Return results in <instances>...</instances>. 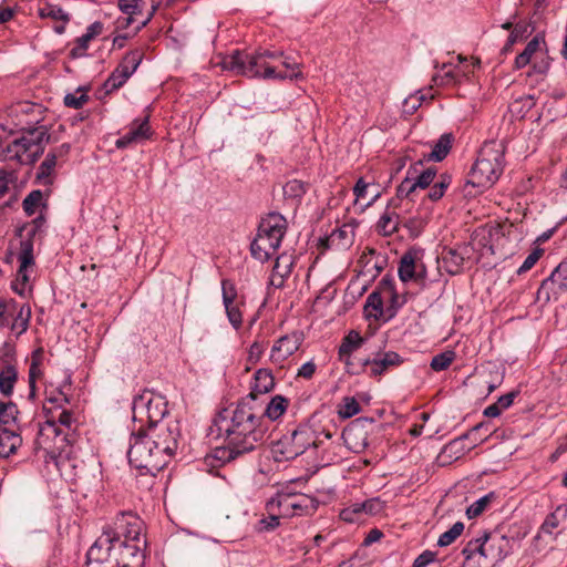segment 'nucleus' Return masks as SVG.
Returning a JSON list of instances; mask_svg holds the SVG:
<instances>
[{"label": "nucleus", "instance_id": "f257e3e1", "mask_svg": "<svg viewBox=\"0 0 567 567\" xmlns=\"http://www.w3.org/2000/svg\"><path fill=\"white\" fill-rule=\"evenodd\" d=\"M219 416L218 429L224 432L226 444L216 447L212 456L220 464L254 451L262 442V415L250 404V399H241L234 409H225Z\"/></svg>", "mask_w": 567, "mask_h": 567}, {"label": "nucleus", "instance_id": "f03ea898", "mask_svg": "<svg viewBox=\"0 0 567 567\" xmlns=\"http://www.w3.org/2000/svg\"><path fill=\"white\" fill-rule=\"evenodd\" d=\"M179 437V423L158 424L133 433L127 451L130 464L155 476L176 452Z\"/></svg>", "mask_w": 567, "mask_h": 567}, {"label": "nucleus", "instance_id": "7ed1b4c3", "mask_svg": "<svg viewBox=\"0 0 567 567\" xmlns=\"http://www.w3.org/2000/svg\"><path fill=\"white\" fill-rule=\"evenodd\" d=\"M144 523L133 512H121L102 528V534L90 547L86 554L87 559H99L100 550H111L115 543L131 542L136 538H144Z\"/></svg>", "mask_w": 567, "mask_h": 567}, {"label": "nucleus", "instance_id": "20e7f679", "mask_svg": "<svg viewBox=\"0 0 567 567\" xmlns=\"http://www.w3.org/2000/svg\"><path fill=\"white\" fill-rule=\"evenodd\" d=\"M504 155L505 144H483L470 171L466 185L476 187L480 193L491 188L503 174Z\"/></svg>", "mask_w": 567, "mask_h": 567}, {"label": "nucleus", "instance_id": "39448f33", "mask_svg": "<svg viewBox=\"0 0 567 567\" xmlns=\"http://www.w3.org/2000/svg\"><path fill=\"white\" fill-rule=\"evenodd\" d=\"M224 70L231 71L236 75H244L247 78H264V79H302V73H287L277 72L259 52L248 54L239 50L227 54L221 60Z\"/></svg>", "mask_w": 567, "mask_h": 567}, {"label": "nucleus", "instance_id": "423d86ee", "mask_svg": "<svg viewBox=\"0 0 567 567\" xmlns=\"http://www.w3.org/2000/svg\"><path fill=\"white\" fill-rule=\"evenodd\" d=\"M287 230L286 218L278 213H270L261 219L257 235L250 244L251 256L260 261H268L280 247Z\"/></svg>", "mask_w": 567, "mask_h": 567}, {"label": "nucleus", "instance_id": "0eeeda50", "mask_svg": "<svg viewBox=\"0 0 567 567\" xmlns=\"http://www.w3.org/2000/svg\"><path fill=\"white\" fill-rule=\"evenodd\" d=\"M146 539L115 543L111 550H100L99 559H87L85 567H143L145 561Z\"/></svg>", "mask_w": 567, "mask_h": 567}, {"label": "nucleus", "instance_id": "6e6552de", "mask_svg": "<svg viewBox=\"0 0 567 567\" xmlns=\"http://www.w3.org/2000/svg\"><path fill=\"white\" fill-rule=\"evenodd\" d=\"M310 446L317 447L315 433L307 426H299L290 435L278 440L271 449L276 462L295 460L303 454Z\"/></svg>", "mask_w": 567, "mask_h": 567}, {"label": "nucleus", "instance_id": "1a4fd4ad", "mask_svg": "<svg viewBox=\"0 0 567 567\" xmlns=\"http://www.w3.org/2000/svg\"><path fill=\"white\" fill-rule=\"evenodd\" d=\"M134 419L141 422L146 420L147 427H154L158 424L178 423L176 420H164L167 414V404L159 395H155L151 391H144L135 396L132 403Z\"/></svg>", "mask_w": 567, "mask_h": 567}, {"label": "nucleus", "instance_id": "9d476101", "mask_svg": "<svg viewBox=\"0 0 567 567\" xmlns=\"http://www.w3.org/2000/svg\"><path fill=\"white\" fill-rule=\"evenodd\" d=\"M318 504L316 498L306 494L277 493L267 502V508L270 512L277 508L280 515L301 516L313 514Z\"/></svg>", "mask_w": 567, "mask_h": 567}, {"label": "nucleus", "instance_id": "9b49d317", "mask_svg": "<svg viewBox=\"0 0 567 567\" xmlns=\"http://www.w3.org/2000/svg\"><path fill=\"white\" fill-rule=\"evenodd\" d=\"M31 307L19 305L14 299L0 300V329L10 328L18 336L24 333L30 323Z\"/></svg>", "mask_w": 567, "mask_h": 567}, {"label": "nucleus", "instance_id": "f8f14e48", "mask_svg": "<svg viewBox=\"0 0 567 567\" xmlns=\"http://www.w3.org/2000/svg\"><path fill=\"white\" fill-rule=\"evenodd\" d=\"M144 53L141 49H134L127 52L120 64L113 70L103 84L106 94L122 87L126 81L137 70L143 61Z\"/></svg>", "mask_w": 567, "mask_h": 567}, {"label": "nucleus", "instance_id": "ddd939ff", "mask_svg": "<svg viewBox=\"0 0 567 567\" xmlns=\"http://www.w3.org/2000/svg\"><path fill=\"white\" fill-rule=\"evenodd\" d=\"M477 542L474 550H482L491 561L496 565L502 561L513 549L515 540L499 532L484 533L483 536L474 539Z\"/></svg>", "mask_w": 567, "mask_h": 567}, {"label": "nucleus", "instance_id": "4468645a", "mask_svg": "<svg viewBox=\"0 0 567 567\" xmlns=\"http://www.w3.org/2000/svg\"><path fill=\"white\" fill-rule=\"evenodd\" d=\"M565 268L561 262L551 271L549 277L544 279L536 292V301L547 305L551 299L557 300L564 292H567V280Z\"/></svg>", "mask_w": 567, "mask_h": 567}, {"label": "nucleus", "instance_id": "2eb2a0df", "mask_svg": "<svg viewBox=\"0 0 567 567\" xmlns=\"http://www.w3.org/2000/svg\"><path fill=\"white\" fill-rule=\"evenodd\" d=\"M18 259L20 266L17 271V278L11 284V288L16 293L23 296L27 284L30 280L29 268L34 266L33 240H21Z\"/></svg>", "mask_w": 567, "mask_h": 567}, {"label": "nucleus", "instance_id": "dca6fc26", "mask_svg": "<svg viewBox=\"0 0 567 567\" xmlns=\"http://www.w3.org/2000/svg\"><path fill=\"white\" fill-rule=\"evenodd\" d=\"M369 425L367 421L355 420L343 430L344 444L353 453H362L369 446Z\"/></svg>", "mask_w": 567, "mask_h": 567}, {"label": "nucleus", "instance_id": "f3484780", "mask_svg": "<svg viewBox=\"0 0 567 567\" xmlns=\"http://www.w3.org/2000/svg\"><path fill=\"white\" fill-rule=\"evenodd\" d=\"M402 358L394 351L377 353L374 358L361 360L362 372L368 373L372 378H377L388 372L391 368L399 367Z\"/></svg>", "mask_w": 567, "mask_h": 567}, {"label": "nucleus", "instance_id": "a211bd4d", "mask_svg": "<svg viewBox=\"0 0 567 567\" xmlns=\"http://www.w3.org/2000/svg\"><path fill=\"white\" fill-rule=\"evenodd\" d=\"M221 297L228 321L238 330L243 324V313L237 301L238 293L235 282L229 279L221 280Z\"/></svg>", "mask_w": 567, "mask_h": 567}, {"label": "nucleus", "instance_id": "6ab92c4d", "mask_svg": "<svg viewBox=\"0 0 567 567\" xmlns=\"http://www.w3.org/2000/svg\"><path fill=\"white\" fill-rule=\"evenodd\" d=\"M303 341L301 332H292L280 337L270 350L269 359L275 364L284 363L300 348Z\"/></svg>", "mask_w": 567, "mask_h": 567}, {"label": "nucleus", "instance_id": "aec40b11", "mask_svg": "<svg viewBox=\"0 0 567 567\" xmlns=\"http://www.w3.org/2000/svg\"><path fill=\"white\" fill-rule=\"evenodd\" d=\"M275 388V378L271 370L261 368L254 374L250 392L244 399H250V404L257 406L258 395L266 394Z\"/></svg>", "mask_w": 567, "mask_h": 567}, {"label": "nucleus", "instance_id": "412c9836", "mask_svg": "<svg viewBox=\"0 0 567 567\" xmlns=\"http://www.w3.org/2000/svg\"><path fill=\"white\" fill-rule=\"evenodd\" d=\"M153 131L150 126V116L145 115L143 118L134 120L128 126L127 132L122 138L116 142H136L138 140L152 138Z\"/></svg>", "mask_w": 567, "mask_h": 567}, {"label": "nucleus", "instance_id": "4be33fe9", "mask_svg": "<svg viewBox=\"0 0 567 567\" xmlns=\"http://www.w3.org/2000/svg\"><path fill=\"white\" fill-rule=\"evenodd\" d=\"M419 250L409 249L401 257L398 274L399 278L402 282L413 281L416 275V269L419 266L417 258Z\"/></svg>", "mask_w": 567, "mask_h": 567}, {"label": "nucleus", "instance_id": "5701e85b", "mask_svg": "<svg viewBox=\"0 0 567 567\" xmlns=\"http://www.w3.org/2000/svg\"><path fill=\"white\" fill-rule=\"evenodd\" d=\"M475 545H477V542L472 539L462 549L463 567H494V563L482 550H474Z\"/></svg>", "mask_w": 567, "mask_h": 567}, {"label": "nucleus", "instance_id": "b1692460", "mask_svg": "<svg viewBox=\"0 0 567 567\" xmlns=\"http://www.w3.org/2000/svg\"><path fill=\"white\" fill-rule=\"evenodd\" d=\"M465 440L466 437H464V434L452 440L443 447L441 456H447L451 460H458L467 452H470L473 447H475L477 443L484 442L486 440V436L484 439H475L474 443L470 446L465 445Z\"/></svg>", "mask_w": 567, "mask_h": 567}, {"label": "nucleus", "instance_id": "393cba45", "mask_svg": "<svg viewBox=\"0 0 567 567\" xmlns=\"http://www.w3.org/2000/svg\"><path fill=\"white\" fill-rule=\"evenodd\" d=\"M144 4L145 0H118V9L127 17L117 20V28H128L133 23L134 17L142 14Z\"/></svg>", "mask_w": 567, "mask_h": 567}, {"label": "nucleus", "instance_id": "a878e982", "mask_svg": "<svg viewBox=\"0 0 567 567\" xmlns=\"http://www.w3.org/2000/svg\"><path fill=\"white\" fill-rule=\"evenodd\" d=\"M384 296L380 291H372L365 301L364 312L367 318L386 322L385 308L383 307Z\"/></svg>", "mask_w": 567, "mask_h": 567}, {"label": "nucleus", "instance_id": "bb28decb", "mask_svg": "<svg viewBox=\"0 0 567 567\" xmlns=\"http://www.w3.org/2000/svg\"><path fill=\"white\" fill-rule=\"evenodd\" d=\"M288 404V399L278 394L268 402L264 411L257 404V411L259 415H262V419L266 416L271 421H277L287 411Z\"/></svg>", "mask_w": 567, "mask_h": 567}, {"label": "nucleus", "instance_id": "cd10ccee", "mask_svg": "<svg viewBox=\"0 0 567 567\" xmlns=\"http://www.w3.org/2000/svg\"><path fill=\"white\" fill-rule=\"evenodd\" d=\"M441 260L444 269L450 275H456L463 269L464 255L456 248H444Z\"/></svg>", "mask_w": 567, "mask_h": 567}, {"label": "nucleus", "instance_id": "c85d7f7f", "mask_svg": "<svg viewBox=\"0 0 567 567\" xmlns=\"http://www.w3.org/2000/svg\"><path fill=\"white\" fill-rule=\"evenodd\" d=\"M22 444V437L14 431L4 429L0 433V457L7 458L16 454Z\"/></svg>", "mask_w": 567, "mask_h": 567}, {"label": "nucleus", "instance_id": "c756f323", "mask_svg": "<svg viewBox=\"0 0 567 567\" xmlns=\"http://www.w3.org/2000/svg\"><path fill=\"white\" fill-rule=\"evenodd\" d=\"M364 340L365 339L362 338L358 331L351 330L347 336L343 337L338 349V357L344 359L348 358V354H352L354 351L362 347Z\"/></svg>", "mask_w": 567, "mask_h": 567}, {"label": "nucleus", "instance_id": "7c9ffc66", "mask_svg": "<svg viewBox=\"0 0 567 567\" xmlns=\"http://www.w3.org/2000/svg\"><path fill=\"white\" fill-rule=\"evenodd\" d=\"M542 42L545 43L544 35L537 34L526 44L524 51L515 59L514 65L517 70L530 63L532 56L538 51Z\"/></svg>", "mask_w": 567, "mask_h": 567}, {"label": "nucleus", "instance_id": "2f4dec72", "mask_svg": "<svg viewBox=\"0 0 567 567\" xmlns=\"http://www.w3.org/2000/svg\"><path fill=\"white\" fill-rule=\"evenodd\" d=\"M0 144V162L14 159L18 163H24L22 156L30 151L33 144Z\"/></svg>", "mask_w": 567, "mask_h": 567}, {"label": "nucleus", "instance_id": "473e14b6", "mask_svg": "<svg viewBox=\"0 0 567 567\" xmlns=\"http://www.w3.org/2000/svg\"><path fill=\"white\" fill-rule=\"evenodd\" d=\"M17 380L18 372L16 367L11 364L6 365L0 372V393L4 396H11Z\"/></svg>", "mask_w": 567, "mask_h": 567}, {"label": "nucleus", "instance_id": "72a5a7b5", "mask_svg": "<svg viewBox=\"0 0 567 567\" xmlns=\"http://www.w3.org/2000/svg\"><path fill=\"white\" fill-rule=\"evenodd\" d=\"M38 14L41 19H52L69 23L70 14L66 13L61 7L47 2L44 7L39 8Z\"/></svg>", "mask_w": 567, "mask_h": 567}, {"label": "nucleus", "instance_id": "f704fd0d", "mask_svg": "<svg viewBox=\"0 0 567 567\" xmlns=\"http://www.w3.org/2000/svg\"><path fill=\"white\" fill-rule=\"evenodd\" d=\"M308 190V185L299 179L288 181L284 187V196L287 199L300 200Z\"/></svg>", "mask_w": 567, "mask_h": 567}, {"label": "nucleus", "instance_id": "c9c22d12", "mask_svg": "<svg viewBox=\"0 0 567 567\" xmlns=\"http://www.w3.org/2000/svg\"><path fill=\"white\" fill-rule=\"evenodd\" d=\"M43 193L40 189L30 192L22 202V208L27 216H32L37 208L42 205L47 207V203H43Z\"/></svg>", "mask_w": 567, "mask_h": 567}, {"label": "nucleus", "instance_id": "e433bc0d", "mask_svg": "<svg viewBox=\"0 0 567 567\" xmlns=\"http://www.w3.org/2000/svg\"><path fill=\"white\" fill-rule=\"evenodd\" d=\"M528 28H529V25L526 24V23H522V22L516 23L513 27L512 32L508 35V39H507L505 45L502 49V53L506 54V53L511 52L512 51V47L517 41H520V40L525 39L528 35V33H529Z\"/></svg>", "mask_w": 567, "mask_h": 567}, {"label": "nucleus", "instance_id": "4c0bfd02", "mask_svg": "<svg viewBox=\"0 0 567 567\" xmlns=\"http://www.w3.org/2000/svg\"><path fill=\"white\" fill-rule=\"evenodd\" d=\"M399 215L396 213L385 212L378 221V229L385 236L398 231Z\"/></svg>", "mask_w": 567, "mask_h": 567}, {"label": "nucleus", "instance_id": "58836bf2", "mask_svg": "<svg viewBox=\"0 0 567 567\" xmlns=\"http://www.w3.org/2000/svg\"><path fill=\"white\" fill-rule=\"evenodd\" d=\"M18 413L14 403L0 401V427L16 423Z\"/></svg>", "mask_w": 567, "mask_h": 567}, {"label": "nucleus", "instance_id": "ea45409f", "mask_svg": "<svg viewBox=\"0 0 567 567\" xmlns=\"http://www.w3.org/2000/svg\"><path fill=\"white\" fill-rule=\"evenodd\" d=\"M385 299L389 300V305L385 307V316H386V321L393 319L399 309L401 307H403V305L406 302V299L402 296H400L396 290L388 293V296H385Z\"/></svg>", "mask_w": 567, "mask_h": 567}, {"label": "nucleus", "instance_id": "a19ab883", "mask_svg": "<svg viewBox=\"0 0 567 567\" xmlns=\"http://www.w3.org/2000/svg\"><path fill=\"white\" fill-rule=\"evenodd\" d=\"M87 101L89 95L83 86L78 87L75 93H68L64 96V105L75 110L81 109Z\"/></svg>", "mask_w": 567, "mask_h": 567}, {"label": "nucleus", "instance_id": "79ce46f5", "mask_svg": "<svg viewBox=\"0 0 567 567\" xmlns=\"http://www.w3.org/2000/svg\"><path fill=\"white\" fill-rule=\"evenodd\" d=\"M464 524L462 522H456L452 525V527L444 532L437 539V545L440 547H445L454 543L463 533Z\"/></svg>", "mask_w": 567, "mask_h": 567}, {"label": "nucleus", "instance_id": "37998d69", "mask_svg": "<svg viewBox=\"0 0 567 567\" xmlns=\"http://www.w3.org/2000/svg\"><path fill=\"white\" fill-rule=\"evenodd\" d=\"M451 182L452 177L449 174H441L439 181L431 187L429 198L433 202L441 199Z\"/></svg>", "mask_w": 567, "mask_h": 567}, {"label": "nucleus", "instance_id": "c03bdc74", "mask_svg": "<svg viewBox=\"0 0 567 567\" xmlns=\"http://www.w3.org/2000/svg\"><path fill=\"white\" fill-rule=\"evenodd\" d=\"M454 359L455 353L453 351H444L432 358L430 367L436 372L444 371L452 364Z\"/></svg>", "mask_w": 567, "mask_h": 567}, {"label": "nucleus", "instance_id": "a18cd8bd", "mask_svg": "<svg viewBox=\"0 0 567 567\" xmlns=\"http://www.w3.org/2000/svg\"><path fill=\"white\" fill-rule=\"evenodd\" d=\"M425 99V95L421 91L411 94L410 96L404 99L402 103L403 113L406 115H412L417 111V109L422 105Z\"/></svg>", "mask_w": 567, "mask_h": 567}, {"label": "nucleus", "instance_id": "49530a36", "mask_svg": "<svg viewBox=\"0 0 567 567\" xmlns=\"http://www.w3.org/2000/svg\"><path fill=\"white\" fill-rule=\"evenodd\" d=\"M293 261L290 255L282 254L276 258L274 270L279 277L288 278L291 274Z\"/></svg>", "mask_w": 567, "mask_h": 567}, {"label": "nucleus", "instance_id": "de8ad7c7", "mask_svg": "<svg viewBox=\"0 0 567 567\" xmlns=\"http://www.w3.org/2000/svg\"><path fill=\"white\" fill-rule=\"evenodd\" d=\"M566 511L567 509L564 508L563 506H558L555 512L548 514L544 523L542 524V532L545 534H551L554 529H556L559 526L560 520L558 516L560 514L565 515Z\"/></svg>", "mask_w": 567, "mask_h": 567}, {"label": "nucleus", "instance_id": "09e8293b", "mask_svg": "<svg viewBox=\"0 0 567 567\" xmlns=\"http://www.w3.org/2000/svg\"><path fill=\"white\" fill-rule=\"evenodd\" d=\"M360 412V404L353 396H346L339 410L343 419H350Z\"/></svg>", "mask_w": 567, "mask_h": 567}, {"label": "nucleus", "instance_id": "8fccbe9b", "mask_svg": "<svg viewBox=\"0 0 567 567\" xmlns=\"http://www.w3.org/2000/svg\"><path fill=\"white\" fill-rule=\"evenodd\" d=\"M452 150V144H434V148L423 156L426 162H441L443 161Z\"/></svg>", "mask_w": 567, "mask_h": 567}, {"label": "nucleus", "instance_id": "3c124183", "mask_svg": "<svg viewBox=\"0 0 567 567\" xmlns=\"http://www.w3.org/2000/svg\"><path fill=\"white\" fill-rule=\"evenodd\" d=\"M55 165H56L55 154L54 153L47 154L44 161L39 166L37 178L38 179L48 178L51 175Z\"/></svg>", "mask_w": 567, "mask_h": 567}, {"label": "nucleus", "instance_id": "603ef678", "mask_svg": "<svg viewBox=\"0 0 567 567\" xmlns=\"http://www.w3.org/2000/svg\"><path fill=\"white\" fill-rule=\"evenodd\" d=\"M91 39L84 33L75 40V45L71 49L69 55L71 59H79L86 55Z\"/></svg>", "mask_w": 567, "mask_h": 567}, {"label": "nucleus", "instance_id": "864d4df0", "mask_svg": "<svg viewBox=\"0 0 567 567\" xmlns=\"http://www.w3.org/2000/svg\"><path fill=\"white\" fill-rule=\"evenodd\" d=\"M362 513L363 512L361 508V503H355V504L351 505L350 507L342 509L340 513V517L344 522L354 523L360 519V516Z\"/></svg>", "mask_w": 567, "mask_h": 567}, {"label": "nucleus", "instance_id": "5fc2aeb1", "mask_svg": "<svg viewBox=\"0 0 567 567\" xmlns=\"http://www.w3.org/2000/svg\"><path fill=\"white\" fill-rule=\"evenodd\" d=\"M435 176L436 169L429 167L414 179L415 185L417 186V188L425 189L433 183Z\"/></svg>", "mask_w": 567, "mask_h": 567}, {"label": "nucleus", "instance_id": "6e6d98bb", "mask_svg": "<svg viewBox=\"0 0 567 567\" xmlns=\"http://www.w3.org/2000/svg\"><path fill=\"white\" fill-rule=\"evenodd\" d=\"M328 243L332 245H341L348 246L351 244V238L349 237V233L346 229L339 228L334 229L330 236L327 238Z\"/></svg>", "mask_w": 567, "mask_h": 567}, {"label": "nucleus", "instance_id": "4d7b16f0", "mask_svg": "<svg viewBox=\"0 0 567 567\" xmlns=\"http://www.w3.org/2000/svg\"><path fill=\"white\" fill-rule=\"evenodd\" d=\"M488 503H489V496H487V495L483 496L480 499H477L476 502H474L466 509L467 517L468 518H474V517L480 516L484 512V509H485V507L487 506Z\"/></svg>", "mask_w": 567, "mask_h": 567}, {"label": "nucleus", "instance_id": "13d9d810", "mask_svg": "<svg viewBox=\"0 0 567 567\" xmlns=\"http://www.w3.org/2000/svg\"><path fill=\"white\" fill-rule=\"evenodd\" d=\"M543 255V249L540 248H536L534 249L524 260V262L522 264V266L518 268L517 270V274L518 275H522L526 271H528L529 269H532L534 267V265L538 261V259L542 257Z\"/></svg>", "mask_w": 567, "mask_h": 567}, {"label": "nucleus", "instance_id": "bf43d9fd", "mask_svg": "<svg viewBox=\"0 0 567 567\" xmlns=\"http://www.w3.org/2000/svg\"><path fill=\"white\" fill-rule=\"evenodd\" d=\"M417 186L415 185L414 178L406 177L401 182V184L396 188V196L399 198H406L409 197Z\"/></svg>", "mask_w": 567, "mask_h": 567}, {"label": "nucleus", "instance_id": "052dcab7", "mask_svg": "<svg viewBox=\"0 0 567 567\" xmlns=\"http://www.w3.org/2000/svg\"><path fill=\"white\" fill-rule=\"evenodd\" d=\"M383 502L379 498H371L361 503L362 512L369 515H377L383 511Z\"/></svg>", "mask_w": 567, "mask_h": 567}, {"label": "nucleus", "instance_id": "680f3d73", "mask_svg": "<svg viewBox=\"0 0 567 567\" xmlns=\"http://www.w3.org/2000/svg\"><path fill=\"white\" fill-rule=\"evenodd\" d=\"M395 290L394 278L390 275H385L379 281L374 291H380L382 296H388V293Z\"/></svg>", "mask_w": 567, "mask_h": 567}, {"label": "nucleus", "instance_id": "e2e57ef3", "mask_svg": "<svg viewBox=\"0 0 567 567\" xmlns=\"http://www.w3.org/2000/svg\"><path fill=\"white\" fill-rule=\"evenodd\" d=\"M265 351V344L259 341H255L248 350V362L256 364L262 357Z\"/></svg>", "mask_w": 567, "mask_h": 567}, {"label": "nucleus", "instance_id": "0e129e2a", "mask_svg": "<svg viewBox=\"0 0 567 567\" xmlns=\"http://www.w3.org/2000/svg\"><path fill=\"white\" fill-rule=\"evenodd\" d=\"M279 515L271 514L259 520V530L271 532L279 526Z\"/></svg>", "mask_w": 567, "mask_h": 567}, {"label": "nucleus", "instance_id": "69168bd1", "mask_svg": "<svg viewBox=\"0 0 567 567\" xmlns=\"http://www.w3.org/2000/svg\"><path fill=\"white\" fill-rule=\"evenodd\" d=\"M316 370H317L316 363L313 361H308L299 368V370L297 372V377L309 380L313 377V374L316 373Z\"/></svg>", "mask_w": 567, "mask_h": 567}, {"label": "nucleus", "instance_id": "338daca9", "mask_svg": "<svg viewBox=\"0 0 567 567\" xmlns=\"http://www.w3.org/2000/svg\"><path fill=\"white\" fill-rule=\"evenodd\" d=\"M434 559L435 554L433 551L425 550L415 558L413 567H426L429 564L434 561Z\"/></svg>", "mask_w": 567, "mask_h": 567}, {"label": "nucleus", "instance_id": "774afa93", "mask_svg": "<svg viewBox=\"0 0 567 567\" xmlns=\"http://www.w3.org/2000/svg\"><path fill=\"white\" fill-rule=\"evenodd\" d=\"M515 396H516V392H508V393L499 396L498 400L495 402V404L502 411H504L513 404Z\"/></svg>", "mask_w": 567, "mask_h": 567}]
</instances>
